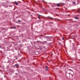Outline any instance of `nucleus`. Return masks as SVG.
<instances>
[{
  "label": "nucleus",
  "instance_id": "nucleus-6",
  "mask_svg": "<svg viewBox=\"0 0 80 80\" xmlns=\"http://www.w3.org/2000/svg\"><path fill=\"white\" fill-rule=\"evenodd\" d=\"M45 67H46V68H48V67H47V66H46Z\"/></svg>",
  "mask_w": 80,
  "mask_h": 80
},
{
  "label": "nucleus",
  "instance_id": "nucleus-8",
  "mask_svg": "<svg viewBox=\"0 0 80 80\" xmlns=\"http://www.w3.org/2000/svg\"><path fill=\"white\" fill-rule=\"evenodd\" d=\"M16 28V27H13L12 28Z\"/></svg>",
  "mask_w": 80,
  "mask_h": 80
},
{
  "label": "nucleus",
  "instance_id": "nucleus-17",
  "mask_svg": "<svg viewBox=\"0 0 80 80\" xmlns=\"http://www.w3.org/2000/svg\"><path fill=\"white\" fill-rule=\"evenodd\" d=\"M75 2H74V3H73V4H75Z\"/></svg>",
  "mask_w": 80,
  "mask_h": 80
},
{
  "label": "nucleus",
  "instance_id": "nucleus-1",
  "mask_svg": "<svg viewBox=\"0 0 80 80\" xmlns=\"http://www.w3.org/2000/svg\"><path fill=\"white\" fill-rule=\"evenodd\" d=\"M15 66H16V68H18V67H19V65L18 64H15Z\"/></svg>",
  "mask_w": 80,
  "mask_h": 80
},
{
  "label": "nucleus",
  "instance_id": "nucleus-18",
  "mask_svg": "<svg viewBox=\"0 0 80 80\" xmlns=\"http://www.w3.org/2000/svg\"><path fill=\"white\" fill-rule=\"evenodd\" d=\"M55 20H57V19H55Z\"/></svg>",
  "mask_w": 80,
  "mask_h": 80
},
{
  "label": "nucleus",
  "instance_id": "nucleus-13",
  "mask_svg": "<svg viewBox=\"0 0 80 80\" xmlns=\"http://www.w3.org/2000/svg\"><path fill=\"white\" fill-rule=\"evenodd\" d=\"M51 23H53V22H51Z\"/></svg>",
  "mask_w": 80,
  "mask_h": 80
},
{
  "label": "nucleus",
  "instance_id": "nucleus-15",
  "mask_svg": "<svg viewBox=\"0 0 80 80\" xmlns=\"http://www.w3.org/2000/svg\"><path fill=\"white\" fill-rule=\"evenodd\" d=\"M1 47L0 46V48H1Z\"/></svg>",
  "mask_w": 80,
  "mask_h": 80
},
{
  "label": "nucleus",
  "instance_id": "nucleus-3",
  "mask_svg": "<svg viewBox=\"0 0 80 80\" xmlns=\"http://www.w3.org/2000/svg\"><path fill=\"white\" fill-rule=\"evenodd\" d=\"M60 4H57V6H58V7H60Z\"/></svg>",
  "mask_w": 80,
  "mask_h": 80
},
{
  "label": "nucleus",
  "instance_id": "nucleus-10",
  "mask_svg": "<svg viewBox=\"0 0 80 80\" xmlns=\"http://www.w3.org/2000/svg\"><path fill=\"white\" fill-rule=\"evenodd\" d=\"M68 70H70V71H72V70H71L70 69H68Z\"/></svg>",
  "mask_w": 80,
  "mask_h": 80
},
{
  "label": "nucleus",
  "instance_id": "nucleus-11",
  "mask_svg": "<svg viewBox=\"0 0 80 80\" xmlns=\"http://www.w3.org/2000/svg\"><path fill=\"white\" fill-rule=\"evenodd\" d=\"M18 21L19 22H20V21L19 20H18Z\"/></svg>",
  "mask_w": 80,
  "mask_h": 80
},
{
  "label": "nucleus",
  "instance_id": "nucleus-14",
  "mask_svg": "<svg viewBox=\"0 0 80 80\" xmlns=\"http://www.w3.org/2000/svg\"><path fill=\"white\" fill-rule=\"evenodd\" d=\"M80 12V11H78V12L79 13Z\"/></svg>",
  "mask_w": 80,
  "mask_h": 80
},
{
  "label": "nucleus",
  "instance_id": "nucleus-4",
  "mask_svg": "<svg viewBox=\"0 0 80 80\" xmlns=\"http://www.w3.org/2000/svg\"><path fill=\"white\" fill-rule=\"evenodd\" d=\"M50 19H51V20H52L53 19V18H49Z\"/></svg>",
  "mask_w": 80,
  "mask_h": 80
},
{
  "label": "nucleus",
  "instance_id": "nucleus-2",
  "mask_svg": "<svg viewBox=\"0 0 80 80\" xmlns=\"http://www.w3.org/2000/svg\"><path fill=\"white\" fill-rule=\"evenodd\" d=\"M15 3L16 5H18V3H17V2H15Z\"/></svg>",
  "mask_w": 80,
  "mask_h": 80
},
{
  "label": "nucleus",
  "instance_id": "nucleus-16",
  "mask_svg": "<svg viewBox=\"0 0 80 80\" xmlns=\"http://www.w3.org/2000/svg\"><path fill=\"white\" fill-rule=\"evenodd\" d=\"M75 2H74V3H73V4H75Z\"/></svg>",
  "mask_w": 80,
  "mask_h": 80
},
{
  "label": "nucleus",
  "instance_id": "nucleus-5",
  "mask_svg": "<svg viewBox=\"0 0 80 80\" xmlns=\"http://www.w3.org/2000/svg\"><path fill=\"white\" fill-rule=\"evenodd\" d=\"M75 18L76 19H77V20H78V18H77V17Z\"/></svg>",
  "mask_w": 80,
  "mask_h": 80
},
{
  "label": "nucleus",
  "instance_id": "nucleus-9",
  "mask_svg": "<svg viewBox=\"0 0 80 80\" xmlns=\"http://www.w3.org/2000/svg\"><path fill=\"white\" fill-rule=\"evenodd\" d=\"M62 40H64V37L62 38Z\"/></svg>",
  "mask_w": 80,
  "mask_h": 80
},
{
  "label": "nucleus",
  "instance_id": "nucleus-7",
  "mask_svg": "<svg viewBox=\"0 0 80 80\" xmlns=\"http://www.w3.org/2000/svg\"><path fill=\"white\" fill-rule=\"evenodd\" d=\"M38 18L40 19V16H39L38 17Z\"/></svg>",
  "mask_w": 80,
  "mask_h": 80
},
{
  "label": "nucleus",
  "instance_id": "nucleus-12",
  "mask_svg": "<svg viewBox=\"0 0 80 80\" xmlns=\"http://www.w3.org/2000/svg\"><path fill=\"white\" fill-rule=\"evenodd\" d=\"M46 71H47V70H48V69H46Z\"/></svg>",
  "mask_w": 80,
  "mask_h": 80
}]
</instances>
